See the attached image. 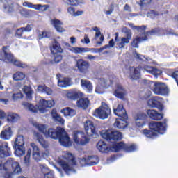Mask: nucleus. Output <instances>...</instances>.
I'll use <instances>...</instances> for the list:
<instances>
[{
  "label": "nucleus",
  "instance_id": "14",
  "mask_svg": "<svg viewBox=\"0 0 178 178\" xmlns=\"http://www.w3.org/2000/svg\"><path fill=\"white\" fill-rule=\"evenodd\" d=\"M85 131L88 136V137H93V138H97L98 137V134H97V129H95V125L91 122V120H88L84 123Z\"/></svg>",
  "mask_w": 178,
  "mask_h": 178
},
{
  "label": "nucleus",
  "instance_id": "15",
  "mask_svg": "<svg viewBox=\"0 0 178 178\" xmlns=\"http://www.w3.org/2000/svg\"><path fill=\"white\" fill-rule=\"evenodd\" d=\"M63 94L64 97L67 98V99H71L72 101H76L78 98H83V97H84V94H83V92L76 89L64 90Z\"/></svg>",
  "mask_w": 178,
  "mask_h": 178
},
{
  "label": "nucleus",
  "instance_id": "9",
  "mask_svg": "<svg viewBox=\"0 0 178 178\" xmlns=\"http://www.w3.org/2000/svg\"><path fill=\"white\" fill-rule=\"evenodd\" d=\"M72 140L76 145H86L89 141L88 138L86 136V134L79 130L73 131Z\"/></svg>",
  "mask_w": 178,
  "mask_h": 178
},
{
  "label": "nucleus",
  "instance_id": "8",
  "mask_svg": "<svg viewBox=\"0 0 178 178\" xmlns=\"http://www.w3.org/2000/svg\"><path fill=\"white\" fill-rule=\"evenodd\" d=\"M101 136L102 138L106 140L107 141H119L123 138V135L122 132L119 131H102L101 132Z\"/></svg>",
  "mask_w": 178,
  "mask_h": 178
},
{
  "label": "nucleus",
  "instance_id": "6",
  "mask_svg": "<svg viewBox=\"0 0 178 178\" xmlns=\"http://www.w3.org/2000/svg\"><path fill=\"white\" fill-rule=\"evenodd\" d=\"M3 52L5 55V57H3V60L6 62V63H11L12 65H15V66H18V67H27V64L22 63L13 57V55L9 51L8 47H3Z\"/></svg>",
  "mask_w": 178,
  "mask_h": 178
},
{
  "label": "nucleus",
  "instance_id": "57",
  "mask_svg": "<svg viewBox=\"0 0 178 178\" xmlns=\"http://www.w3.org/2000/svg\"><path fill=\"white\" fill-rule=\"evenodd\" d=\"M94 31H95V41H98V38L99 37V35H101V31L99 30V29L98 27H95L93 29Z\"/></svg>",
  "mask_w": 178,
  "mask_h": 178
},
{
  "label": "nucleus",
  "instance_id": "43",
  "mask_svg": "<svg viewBox=\"0 0 178 178\" xmlns=\"http://www.w3.org/2000/svg\"><path fill=\"white\" fill-rule=\"evenodd\" d=\"M17 120H20V115L13 113H9L8 114L7 122H8V123H15Z\"/></svg>",
  "mask_w": 178,
  "mask_h": 178
},
{
  "label": "nucleus",
  "instance_id": "50",
  "mask_svg": "<svg viewBox=\"0 0 178 178\" xmlns=\"http://www.w3.org/2000/svg\"><path fill=\"white\" fill-rule=\"evenodd\" d=\"M21 98H23V94H22V92L20 90L13 91V99L14 101H17V99H20Z\"/></svg>",
  "mask_w": 178,
  "mask_h": 178
},
{
  "label": "nucleus",
  "instance_id": "47",
  "mask_svg": "<svg viewBox=\"0 0 178 178\" xmlns=\"http://www.w3.org/2000/svg\"><path fill=\"white\" fill-rule=\"evenodd\" d=\"M24 136H23V135H18L13 145H22L24 147Z\"/></svg>",
  "mask_w": 178,
  "mask_h": 178
},
{
  "label": "nucleus",
  "instance_id": "53",
  "mask_svg": "<svg viewBox=\"0 0 178 178\" xmlns=\"http://www.w3.org/2000/svg\"><path fill=\"white\" fill-rule=\"evenodd\" d=\"M137 149V146L135 145H127L125 152H133Z\"/></svg>",
  "mask_w": 178,
  "mask_h": 178
},
{
  "label": "nucleus",
  "instance_id": "25",
  "mask_svg": "<svg viewBox=\"0 0 178 178\" xmlns=\"http://www.w3.org/2000/svg\"><path fill=\"white\" fill-rule=\"evenodd\" d=\"M147 113V116L152 120H162L163 119V114L157 112L155 109H148Z\"/></svg>",
  "mask_w": 178,
  "mask_h": 178
},
{
  "label": "nucleus",
  "instance_id": "42",
  "mask_svg": "<svg viewBox=\"0 0 178 178\" xmlns=\"http://www.w3.org/2000/svg\"><path fill=\"white\" fill-rule=\"evenodd\" d=\"M127 145L124 144L123 142H120L119 143H115L111 149L113 152H118L120 149H123V151L126 152Z\"/></svg>",
  "mask_w": 178,
  "mask_h": 178
},
{
  "label": "nucleus",
  "instance_id": "31",
  "mask_svg": "<svg viewBox=\"0 0 178 178\" xmlns=\"http://www.w3.org/2000/svg\"><path fill=\"white\" fill-rule=\"evenodd\" d=\"M95 159V157L90 156L88 158L80 159L79 162L81 165H86V163H87V165H89L90 166H95V165H97V162L94 161Z\"/></svg>",
  "mask_w": 178,
  "mask_h": 178
},
{
  "label": "nucleus",
  "instance_id": "55",
  "mask_svg": "<svg viewBox=\"0 0 178 178\" xmlns=\"http://www.w3.org/2000/svg\"><path fill=\"white\" fill-rule=\"evenodd\" d=\"M51 37V33L47 31H44L39 35V38H49Z\"/></svg>",
  "mask_w": 178,
  "mask_h": 178
},
{
  "label": "nucleus",
  "instance_id": "30",
  "mask_svg": "<svg viewBox=\"0 0 178 178\" xmlns=\"http://www.w3.org/2000/svg\"><path fill=\"white\" fill-rule=\"evenodd\" d=\"M41 171L44 175V178H54V172H52L45 164H40Z\"/></svg>",
  "mask_w": 178,
  "mask_h": 178
},
{
  "label": "nucleus",
  "instance_id": "5",
  "mask_svg": "<svg viewBox=\"0 0 178 178\" xmlns=\"http://www.w3.org/2000/svg\"><path fill=\"white\" fill-rule=\"evenodd\" d=\"M149 127L150 130L142 131V134L148 138H154V137L166 133V122L152 121L149 124Z\"/></svg>",
  "mask_w": 178,
  "mask_h": 178
},
{
  "label": "nucleus",
  "instance_id": "45",
  "mask_svg": "<svg viewBox=\"0 0 178 178\" xmlns=\"http://www.w3.org/2000/svg\"><path fill=\"white\" fill-rule=\"evenodd\" d=\"M22 91L25 94L26 98L27 99H31V98L33 97V90H31V88H30V86H24V88H22Z\"/></svg>",
  "mask_w": 178,
  "mask_h": 178
},
{
  "label": "nucleus",
  "instance_id": "10",
  "mask_svg": "<svg viewBox=\"0 0 178 178\" xmlns=\"http://www.w3.org/2000/svg\"><path fill=\"white\" fill-rule=\"evenodd\" d=\"M124 73L131 80H139V79H141V67H127L124 70Z\"/></svg>",
  "mask_w": 178,
  "mask_h": 178
},
{
  "label": "nucleus",
  "instance_id": "2",
  "mask_svg": "<svg viewBox=\"0 0 178 178\" xmlns=\"http://www.w3.org/2000/svg\"><path fill=\"white\" fill-rule=\"evenodd\" d=\"M34 127L42 133L47 138H53V140L59 139V143L63 147H70L72 145V140L65 129L58 127L57 129L48 128V126L42 124H38V122L33 123Z\"/></svg>",
  "mask_w": 178,
  "mask_h": 178
},
{
  "label": "nucleus",
  "instance_id": "16",
  "mask_svg": "<svg viewBox=\"0 0 178 178\" xmlns=\"http://www.w3.org/2000/svg\"><path fill=\"white\" fill-rule=\"evenodd\" d=\"M135 126L138 129H143L145 126V119H147V115L144 112L136 113L134 117Z\"/></svg>",
  "mask_w": 178,
  "mask_h": 178
},
{
  "label": "nucleus",
  "instance_id": "32",
  "mask_svg": "<svg viewBox=\"0 0 178 178\" xmlns=\"http://www.w3.org/2000/svg\"><path fill=\"white\" fill-rule=\"evenodd\" d=\"M60 113L64 115L65 118H73L76 115V110L70 108L66 107L60 110Z\"/></svg>",
  "mask_w": 178,
  "mask_h": 178
},
{
  "label": "nucleus",
  "instance_id": "60",
  "mask_svg": "<svg viewBox=\"0 0 178 178\" xmlns=\"http://www.w3.org/2000/svg\"><path fill=\"white\" fill-rule=\"evenodd\" d=\"M104 40H105V37H104L103 35H100L98 37V40L97 41V45H102V42L104 41Z\"/></svg>",
  "mask_w": 178,
  "mask_h": 178
},
{
  "label": "nucleus",
  "instance_id": "23",
  "mask_svg": "<svg viewBox=\"0 0 178 178\" xmlns=\"http://www.w3.org/2000/svg\"><path fill=\"white\" fill-rule=\"evenodd\" d=\"M1 6L6 13H12L13 12V3L10 0H1Z\"/></svg>",
  "mask_w": 178,
  "mask_h": 178
},
{
  "label": "nucleus",
  "instance_id": "35",
  "mask_svg": "<svg viewBox=\"0 0 178 178\" xmlns=\"http://www.w3.org/2000/svg\"><path fill=\"white\" fill-rule=\"evenodd\" d=\"M14 154L16 156H23L26 154V148L22 145H13Z\"/></svg>",
  "mask_w": 178,
  "mask_h": 178
},
{
  "label": "nucleus",
  "instance_id": "56",
  "mask_svg": "<svg viewBox=\"0 0 178 178\" xmlns=\"http://www.w3.org/2000/svg\"><path fill=\"white\" fill-rule=\"evenodd\" d=\"M19 13H20L22 16H24V17H29V12L22 7L19 8Z\"/></svg>",
  "mask_w": 178,
  "mask_h": 178
},
{
  "label": "nucleus",
  "instance_id": "51",
  "mask_svg": "<svg viewBox=\"0 0 178 178\" xmlns=\"http://www.w3.org/2000/svg\"><path fill=\"white\" fill-rule=\"evenodd\" d=\"M130 27L132 28V30H136V31H139L140 33H145V26H136L133 25V24H129Z\"/></svg>",
  "mask_w": 178,
  "mask_h": 178
},
{
  "label": "nucleus",
  "instance_id": "44",
  "mask_svg": "<svg viewBox=\"0 0 178 178\" xmlns=\"http://www.w3.org/2000/svg\"><path fill=\"white\" fill-rule=\"evenodd\" d=\"M36 90L38 92H42L43 94H47V95H52V89L47 86H39Z\"/></svg>",
  "mask_w": 178,
  "mask_h": 178
},
{
  "label": "nucleus",
  "instance_id": "27",
  "mask_svg": "<svg viewBox=\"0 0 178 178\" xmlns=\"http://www.w3.org/2000/svg\"><path fill=\"white\" fill-rule=\"evenodd\" d=\"M51 24L56 29V31L58 33H65L66 29L62 27L63 26V22L59 19H51Z\"/></svg>",
  "mask_w": 178,
  "mask_h": 178
},
{
  "label": "nucleus",
  "instance_id": "4",
  "mask_svg": "<svg viewBox=\"0 0 178 178\" xmlns=\"http://www.w3.org/2000/svg\"><path fill=\"white\" fill-rule=\"evenodd\" d=\"M56 162L64 169L67 175L76 173V170L72 168V165H76L74 156L69 152H62V156H58Z\"/></svg>",
  "mask_w": 178,
  "mask_h": 178
},
{
  "label": "nucleus",
  "instance_id": "40",
  "mask_svg": "<svg viewBox=\"0 0 178 178\" xmlns=\"http://www.w3.org/2000/svg\"><path fill=\"white\" fill-rule=\"evenodd\" d=\"M51 118L54 119V120H56V122H58V123H60V124H65V120L58 114V111L56 108H54L51 111Z\"/></svg>",
  "mask_w": 178,
  "mask_h": 178
},
{
  "label": "nucleus",
  "instance_id": "54",
  "mask_svg": "<svg viewBox=\"0 0 178 178\" xmlns=\"http://www.w3.org/2000/svg\"><path fill=\"white\" fill-rule=\"evenodd\" d=\"M134 56L136 59H138V60H147V58L144 56L140 55L136 51L134 53Z\"/></svg>",
  "mask_w": 178,
  "mask_h": 178
},
{
  "label": "nucleus",
  "instance_id": "37",
  "mask_svg": "<svg viewBox=\"0 0 178 178\" xmlns=\"http://www.w3.org/2000/svg\"><path fill=\"white\" fill-rule=\"evenodd\" d=\"M51 51L53 54H62L63 49H62L60 44L56 40H54L51 44Z\"/></svg>",
  "mask_w": 178,
  "mask_h": 178
},
{
  "label": "nucleus",
  "instance_id": "20",
  "mask_svg": "<svg viewBox=\"0 0 178 178\" xmlns=\"http://www.w3.org/2000/svg\"><path fill=\"white\" fill-rule=\"evenodd\" d=\"M113 111L115 115L119 116V118H121L122 119H127V114H126V110L123 108V106L122 104L116 103L113 106Z\"/></svg>",
  "mask_w": 178,
  "mask_h": 178
},
{
  "label": "nucleus",
  "instance_id": "48",
  "mask_svg": "<svg viewBox=\"0 0 178 178\" xmlns=\"http://www.w3.org/2000/svg\"><path fill=\"white\" fill-rule=\"evenodd\" d=\"M25 78L26 75L21 72H17L13 75V79L15 80V81H20L22 80H24Z\"/></svg>",
  "mask_w": 178,
  "mask_h": 178
},
{
  "label": "nucleus",
  "instance_id": "26",
  "mask_svg": "<svg viewBox=\"0 0 178 178\" xmlns=\"http://www.w3.org/2000/svg\"><path fill=\"white\" fill-rule=\"evenodd\" d=\"M33 138L35 140L38 141L39 144H40L42 148H48V147H49L48 142L44 140V137L41 135V134H40V132H33Z\"/></svg>",
  "mask_w": 178,
  "mask_h": 178
},
{
  "label": "nucleus",
  "instance_id": "58",
  "mask_svg": "<svg viewBox=\"0 0 178 178\" xmlns=\"http://www.w3.org/2000/svg\"><path fill=\"white\" fill-rule=\"evenodd\" d=\"M94 31H95V41H98V38L99 37V35H101V31L99 30V29L98 27H95L93 29Z\"/></svg>",
  "mask_w": 178,
  "mask_h": 178
},
{
  "label": "nucleus",
  "instance_id": "29",
  "mask_svg": "<svg viewBox=\"0 0 178 178\" xmlns=\"http://www.w3.org/2000/svg\"><path fill=\"white\" fill-rule=\"evenodd\" d=\"M127 119L124 118H117L115 122L114 123V126L117 127V129H120L121 130H124L127 127Z\"/></svg>",
  "mask_w": 178,
  "mask_h": 178
},
{
  "label": "nucleus",
  "instance_id": "22",
  "mask_svg": "<svg viewBox=\"0 0 178 178\" xmlns=\"http://www.w3.org/2000/svg\"><path fill=\"white\" fill-rule=\"evenodd\" d=\"M12 136H13V131H12V128L9 126H6L0 134V138L8 141V140H10V138H12Z\"/></svg>",
  "mask_w": 178,
  "mask_h": 178
},
{
  "label": "nucleus",
  "instance_id": "36",
  "mask_svg": "<svg viewBox=\"0 0 178 178\" xmlns=\"http://www.w3.org/2000/svg\"><path fill=\"white\" fill-rule=\"evenodd\" d=\"M81 86L83 90L87 91V92H92V90H93L92 83H91L90 81L82 79L81 81Z\"/></svg>",
  "mask_w": 178,
  "mask_h": 178
},
{
  "label": "nucleus",
  "instance_id": "1",
  "mask_svg": "<svg viewBox=\"0 0 178 178\" xmlns=\"http://www.w3.org/2000/svg\"><path fill=\"white\" fill-rule=\"evenodd\" d=\"M10 154V148L8 147V143H0V159L9 156ZM0 172L4 174V178H13V173H22V167L19 162L13 159H8L4 163L0 160Z\"/></svg>",
  "mask_w": 178,
  "mask_h": 178
},
{
  "label": "nucleus",
  "instance_id": "21",
  "mask_svg": "<svg viewBox=\"0 0 178 178\" xmlns=\"http://www.w3.org/2000/svg\"><path fill=\"white\" fill-rule=\"evenodd\" d=\"M23 6H26V8H31V9H35V10H38L39 12H45L48 10L49 8V6L48 5H42V4H33L29 2H24Z\"/></svg>",
  "mask_w": 178,
  "mask_h": 178
},
{
  "label": "nucleus",
  "instance_id": "41",
  "mask_svg": "<svg viewBox=\"0 0 178 178\" xmlns=\"http://www.w3.org/2000/svg\"><path fill=\"white\" fill-rule=\"evenodd\" d=\"M97 148L100 151V152H109V151H111V149L106 145L104 140H100L98 142Z\"/></svg>",
  "mask_w": 178,
  "mask_h": 178
},
{
  "label": "nucleus",
  "instance_id": "49",
  "mask_svg": "<svg viewBox=\"0 0 178 178\" xmlns=\"http://www.w3.org/2000/svg\"><path fill=\"white\" fill-rule=\"evenodd\" d=\"M54 57L51 60V63H59V62L62 61V55L60 53L53 54Z\"/></svg>",
  "mask_w": 178,
  "mask_h": 178
},
{
  "label": "nucleus",
  "instance_id": "28",
  "mask_svg": "<svg viewBox=\"0 0 178 178\" xmlns=\"http://www.w3.org/2000/svg\"><path fill=\"white\" fill-rule=\"evenodd\" d=\"M162 102V98L159 97H150L147 101V105L150 108H156L158 105L161 104Z\"/></svg>",
  "mask_w": 178,
  "mask_h": 178
},
{
  "label": "nucleus",
  "instance_id": "52",
  "mask_svg": "<svg viewBox=\"0 0 178 178\" xmlns=\"http://www.w3.org/2000/svg\"><path fill=\"white\" fill-rule=\"evenodd\" d=\"M31 156V149H29L27 151V153L24 157V163L25 165H29V163H30V158Z\"/></svg>",
  "mask_w": 178,
  "mask_h": 178
},
{
  "label": "nucleus",
  "instance_id": "34",
  "mask_svg": "<svg viewBox=\"0 0 178 178\" xmlns=\"http://www.w3.org/2000/svg\"><path fill=\"white\" fill-rule=\"evenodd\" d=\"M67 13L70 16H72V17H77V16H81L82 15H84V11L79 10L73 6H70L67 8Z\"/></svg>",
  "mask_w": 178,
  "mask_h": 178
},
{
  "label": "nucleus",
  "instance_id": "39",
  "mask_svg": "<svg viewBox=\"0 0 178 178\" xmlns=\"http://www.w3.org/2000/svg\"><path fill=\"white\" fill-rule=\"evenodd\" d=\"M114 95L118 98H124V95H126V90L122 85H117V89L114 91Z\"/></svg>",
  "mask_w": 178,
  "mask_h": 178
},
{
  "label": "nucleus",
  "instance_id": "33",
  "mask_svg": "<svg viewBox=\"0 0 178 178\" xmlns=\"http://www.w3.org/2000/svg\"><path fill=\"white\" fill-rule=\"evenodd\" d=\"M72 79L70 78L65 77L58 79V87L66 88L72 86Z\"/></svg>",
  "mask_w": 178,
  "mask_h": 178
},
{
  "label": "nucleus",
  "instance_id": "59",
  "mask_svg": "<svg viewBox=\"0 0 178 178\" xmlns=\"http://www.w3.org/2000/svg\"><path fill=\"white\" fill-rule=\"evenodd\" d=\"M65 3L67 5H77L79 3V0H63Z\"/></svg>",
  "mask_w": 178,
  "mask_h": 178
},
{
  "label": "nucleus",
  "instance_id": "18",
  "mask_svg": "<svg viewBox=\"0 0 178 178\" xmlns=\"http://www.w3.org/2000/svg\"><path fill=\"white\" fill-rule=\"evenodd\" d=\"M30 147L32 148V156L36 162H40L42 159V155L41 154V150L40 147L34 143H30Z\"/></svg>",
  "mask_w": 178,
  "mask_h": 178
},
{
  "label": "nucleus",
  "instance_id": "61",
  "mask_svg": "<svg viewBox=\"0 0 178 178\" xmlns=\"http://www.w3.org/2000/svg\"><path fill=\"white\" fill-rule=\"evenodd\" d=\"M81 42L84 44H90V38H88V35H85L84 38L81 40Z\"/></svg>",
  "mask_w": 178,
  "mask_h": 178
},
{
  "label": "nucleus",
  "instance_id": "3",
  "mask_svg": "<svg viewBox=\"0 0 178 178\" xmlns=\"http://www.w3.org/2000/svg\"><path fill=\"white\" fill-rule=\"evenodd\" d=\"M24 106H26L31 111L36 113L40 112V113H46L47 112V108H51L55 106V101L54 99L46 100L42 97H36V106H33V104L29 103H23Z\"/></svg>",
  "mask_w": 178,
  "mask_h": 178
},
{
  "label": "nucleus",
  "instance_id": "13",
  "mask_svg": "<svg viewBox=\"0 0 178 178\" xmlns=\"http://www.w3.org/2000/svg\"><path fill=\"white\" fill-rule=\"evenodd\" d=\"M156 33V30L153 29L150 32L143 33L140 36H136L134 38L131 42V45L134 48H138V44L143 42V41H147L148 40V36L154 35Z\"/></svg>",
  "mask_w": 178,
  "mask_h": 178
},
{
  "label": "nucleus",
  "instance_id": "63",
  "mask_svg": "<svg viewBox=\"0 0 178 178\" xmlns=\"http://www.w3.org/2000/svg\"><path fill=\"white\" fill-rule=\"evenodd\" d=\"M23 31H24V28H22L20 29H18L17 31V34L20 36V35H23Z\"/></svg>",
  "mask_w": 178,
  "mask_h": 178
},
{
  "label": "nucleus",
  "instance_id": "11",
  "mask_svg": "<svg viewBox=\"0 0 178 178\" xmlns=\"http://www.w3.org/2000/svg\"><path fill=\"white\" fill-rule=\"evenodd\" d=\"M112 84V81L108 79V78H100L98 79V83L96 86L95 92L96 94H104L106 88H109Z\"/></svg>",
  "mask_w": 178,
  "mask_h": 178
},
{
  "label": "nucleus",
  "instance_id": "62",
  "mask_svg": "<svg viewBox=\"0 0 178 178\" xmlns=\"http://www.w3.org/2000/svg\"><path fill=\"white\" fill-rule=\"evenodd\" d=\"M31 29H33V25H27L26 28H24V31H31Z\"/></svg>",
  "mask_w": 178,
  "mask_h": 178
},
{
  "label": "nucleus",
  "instance_id": "64",
  "mask_svg": "<svg viewBox=\"0 0 178 178\" xmlns=\"http://www.w3.org/2000/svg\"><path fill=\"white\" fill-rule=\"evenodd\" d=\"M152 0H142V5H149L151 3Z\"/></svg>",
  "mask_w": 178,
  "mask_h": 178
},
{
  "label": "nucleus",
  "instance_id": "46",
  "mask_svg": "<svg viewBox=\"0 0 178 178\" xmlns=\"http://www.w3.org/2000/svg\"><path fill=\"white\" fill-rule=\"evenodd\" d=\"M90 104V101H88V99L85 98H81L79 100L76 102V106L78 108H87L88 106V104Z\"/></svg>",
  "mask_w": 178,
  "mask_h": 178
},
{
  "label": "nucleus",
  "instance_id": "17",
  "mask_svg": "<svg viewBox=\"0 0 178 178\" xmlns=\"http://www.w3.org/2000/svg\"><path fill=\"white\" fill-rule=\"evenodd\" d=\"M76 67L81 73H88V69H90V63L84 59L76 60Z\"/></svg>",
  "mask_w": 178,
  "mask_h": 178
},
{
  "label": "nucleus",
  "instance_id": "24",
  "mask_svg": "<svg viewBox=\"0 0 178 178\" xmlns=\"http://www.w3.org/2000/svg\"><path fill=\"white\" fill-rule=\"evenodd\" d=\"M132 34L131 30H127L126 37L121 38L120 41L116 44L119 48H124L126 44H129L131 40Z\"/></svg>",
  "mask_w": 178,
  "mask_h": 178
},
{
  "label": "nucleus",
  "instance_id": "12",
  "mask_svg": "<svg viewBox=\"0 0 178 178\" xmlns=\"http://www.w3.org/2000/svg\"><path fill=\"white\" fill-rule=\"evenodd\" d=\"M152 91L156 95H168L169 94V88L161 82H152Z\"/></svg>",
  "mask_w": 178,
  "mask_h": 178
},
{
  "label": "nucleus",
  "instance_id": "7",
  "mask_svg": "<svg viewBox=\"0 0 178 178\" xmlns=\"http://www.w3.org/2000/svg\"><path fill=\"white\" fill-rule=\"evenodd\" d=\"M109 115H111V108H109L108 104L104 102H102L101 106L95 109L93 112V116L102 119L103 120L108 119Z\"/></svg>",
  "mask_w": 178,
  "mask_h": 178
},
{
  "label": "nucleus",
  "instance_id": "38",
  "mask_svg": "<svg viewBox=\"0 0 178 178\" xmlns=\"http://www.w3.org/2000/svg\"><path fill=\"white\" fill-rule=\"evenodd\" d=\"M145 72L149 73L150 74H153V76H159L162 74V71L161 70L154 68L152 67H149L146 65L144 67Z\"/></svg>",
  "mask_w": 178,
  "mask_h": 178
},
{
  "label": "nucleus",
  "instance_id": "19",
  "mask_svg": "<svg viewBox=\"0 0 178 178\" xmlns=\"http://www.w3.org/2000/svg\"><path fill=\"white\" fill-rule=\"evenodd\" d=\"M70 51L74 54H86L87 52H92V54H98L97 49L88 47H72Z\"/></svg>",
  "mask_w": 178,
  "mask_h": 178
}]
</instances>
